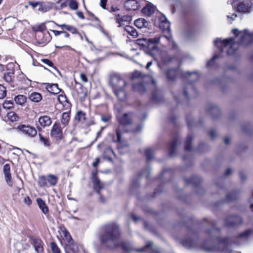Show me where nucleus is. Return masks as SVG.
Masks as SVG:
<instances>
[{"label":"nucleus","instance_id":"nucleus-29","mask_svg":"<svg viewBox=\"0 0 253 253\" xmlns=\"http://www.w3.org/2000/svg\"><path fill=\"white\" fill-rule=\"evenodd\" d=\"M209 113L213 118H215L220 114L219 109L215 105H211L209 107Z\"/></svg>","mask_w":253,"mask_h":253},{"label":"nucleus","instance_id":"nucleus-39","mask_svg":"<svg viewBox=\"0 0 253 253\" xmlns=\"http://www.w3.org/2000/svg\"><path fill=\"white\" fill-rule=\"evenodd\" d=\"M70 111L63 113L61 119V123L62 125L66 126L68 124L70 118Z\"/></svg>","mask_w":253,"mask_h":253},{"label":"nucleus","instance_id":"nucleus-64","mask_svg":"<svg viewBox=\"0 0 253 253\" xmlns=\"http://www.w3.org/2000/svg\"><path fill=\"white\" fill-rule=\"evenodd\" d=\"M107 1V0H100V5L102 8H105Z\"/></svg>","mask_w":253,"mask_h":253},{"label":"nucleus","instance_id":"nucleus-4","mask_svg":"<svg viewBox=\"0 0 253 253\" xmlns=\"http://www.w3.org/2000/svg\"><path fill=\"white\" fill-rule=\"evenodd\" d=\"M161 38L170 41V36H157L153 38H140L137 40V44L150 55H153L158 51V44Z\"/></svg>","mask_w":253,"mask_h":253},{"label":"nucleus","instance_id":"nucleus-63","mask_svg":"<svg viewBox=\"0 0 253 253\" xmlns=\"http://www.w3.org/2000/svg\"><path fill=\"white\" fill-rule=\"evenodd\" d=\"M239 176H240V179L242 181H244L246 178V174L243 171H240L239 172Z\"/></svg>","mask_w":253,"mask_h":253},{"label":"nucleus","instance_id":"nucleus-55","mask_svg":"<svg viewBox=\"0 0 253 253\" xmlns=\"http://www.w3.org/2000/svg\"><path fill=\"white\" fill-rule=\"evenodd\" d=\"M145 78L147 79L148 81H150L151 83V84L154 86V87H156V82L154 79H153L150 76H146L145 77Z\"/></svg>","mask_w":253,"mask_h":253},{"label":"nucleus","instance_id":"nucleus-6","mask_svg":"<svg viewBox=\"0 0 253 253\" xmlns=\"http://www.w3.org/2000/svg\"><path fill=\"white\" fill-rule=\"evenodd\" d=\"M182 78L186 81V84L183 87V93L182 95L185 99H188V91L190 89L191 91L196 92L195 88L193 86L192 83L199 79V75L196 72H185L181 73Z\"/></svg>","mask_w":253,"mask_h":253},{"label":"nucleus","instance_id":"nucleus-54","mask_svg":"<svg viewBox=\"0 0 253 253\" xmlns=\"http://www.w3.org/2000/svg\"><path fill=\"white\" fill-rule=\"evenodd\" d=\"M141 77V73L139 71H135L132 74V78L135 79Z\"/></svg>","mask_w":253,"mask_h":253},{"label":"nucleus","instance_id":"nucleus-31","mask_svg":"<svg viewBox=\"0 0 253 253\" xmlns=\"http://www.w3.org/2000/svg\"><path fill=\"white\" fill-rule=\"evenodd\" d=\"M66 246L67 247L65 248L66 253H70L68 251V249L73 253H77L79 251L78 246L74 241L69 244H67Z\"/></svg>","mask_w":253,"mask_h":253},{"label":"nucleus","instance_id":"nucleus-11","mask_svg":"<svg viewBox=\"0 0 253 253\" xmlns=\"http://www.w3.org/2000/svg\"><path fill=\"white\" fill-rule=\"evenodd\" d=\"M184 181L186 184L187 185L190 184H192L193 186L196 188V193L198 194H200L199 191H201L202 192L204 191L203 188L201 187L200 185L201 179L198 176H193L190 179L184 178Z\"/></svg>","mask_w":253,"mask_h":253},{"label":"nucleus","instance_id":"nucleus-48","mask_svg":"<svg viewBox=\"0 0 253 253\" xmlns=\"http://www.w3.org/2000/svg\"><path fill=\"white\" fill-rule=\"evenodd\" d=\"M3 106V108L9 109L13 107V103L11 100H6L4 102Z\"/></svg>","mask_w":253,"mask_h":253},{"label":"nucleus","instance_id":"nucleus-26","mask_svg":"<svg viewBox=\"0 0 253 253\" xmlns=\"http://www.w3.org/2000/svg\"><path fill=\"white\" fill-rule=\"evenodd\" d=\"M251 7V5H249L246 2H240L238 5L237 9L239 12L243 13L249 12V9Z\"/></svg>","mask_w":253,"mask_h":253},{"label":"nucleus","instance_id":"nucleus-30","mask_svg":"<svg viewBox=\"0 0 253 253\" xmlns=\"http://www.w3.org/2000/svg\"><path fill=\"white\" fill-rule=\"evenodd\" d=\"M164 20H162L159 27L161 29H162L163 31H170V23L169 21L166 19L165 17L164 18Z\"/></svg>","mask_w":253,"mask_h":253},{"label":"nucleus","instance_id":"nucleus-33","mask_svg":"<svg viewBox=\"0 0 253 253\" xmlns=\"http://www.w3.org/2000/svg\"><path fill=\"white\" fill-rule=\"evenodd\" d=\"M193 136L192 134H188L185 140L184 147L185 151H190L192 150V141Z\"/></svg>","mask_w":253,"mask_h":253},{"label":"nucleus","instance_id":"nucleus-52","mask_svg":"<svg viewBox=\"0 0 253 253\" xmlns=\"http://www.w3.org/2000/svg\"><path fill=\"white\" fill-rule=\"evenodd\" d=\"M111 119V116L110 115H102L101 117V121L104 123L109 122Z\"/></svg>","mask_w":253,"mask_h":253},{"label":"nucleus","instance_id":"nucleus-13","mask_svg":"<svg viewBox=\"0 0 253 253\" xmlns=\"http://www.w3.org/2000/svg\"><path fill=\"white\" fill-rule=\"evenodd\" d=\"M50 136L56 140H61L63 136V132L59 124L54 123L50 131Z\"/></svg>","mask_w":253,"mask_h":253},{"label":"nucleus","instance_id":"nucleus-22","mask_svg":"<svg viewBox=\"0 0 253 253\" xmlns=\"http://www.w3.org/2000/svg\"><path fill=\"white\" fill-rule=\"evenodd\" d=\"M39 122L42 126L45 127L50 126L52 121L48 116L44 115L41 116L39 118Z\"/></svg>","mask_w":253,"mask_h":253},{"label":"nucleus","instance_id":"nucleus-2","mask_svg":"<svg viewBox=\"0 0 253 253\" xmlns=\"http://www.w3.org/2000/svg\"><path fill=\"white\" fill-rule=\"evenodd\" d=\"M119 227L115 223L106 225L104 227V233L101 237L102 243L108 248L114 249L121 245L126 252H130L133 250L130 244L123 242L120 243L119 239L120 237Z\"/></svg>","mask_w":253,"mask_h":253},{"label":"nucleus","instance_id":"nucleus-40","mask_svg":"<svg viewBox=\"0 0 253 253\" xmlns=\"http://www.w3.org/2000/svg\"><path fill=\"white\" fill-rule=\"evenodd\" d=\"M40 142L42 143L45 147H49L50 146V142L48 138L43 137L41 134H39Z\"/></svg>","mask_w":253,"mask_h":253},{"label":"nucleus","instance_id":"nucleus-45","mask_svg":"<svg viewBox=\"0 0 253 253\" xmlns=\"http://www.w3.org/2000/svg\"><path fill=\"white\" fill-rule=\"evenodd\" d=\"M41 61L43 63L50 66V67H52L53 68V69L59 74H60V72H59V71L57 69V68L56 67H54L53 66V63L51 62V61H50V60L48 59H42L41 60Z\"/></svg>","mask_w":253,"mask_h":253},{"label":"nucleus","instance_id":"nucleus-62","mask_svg":"<svg viewBox=\"0 0 253 253\" xmlns=\"http://www.w3.org/2000/svg\"><path fill=\"white\" fill-rule=\"evenodd\" d=\"M123 17L121 16L120 14H118L116 16V21L119 23H120L121 22L124 21Z\"/></svg>","mask_w":253,"mask_h":253},{"label":"nucleus","instance_id":"nucleus-20","mask_svg":"<svg viewBox=\"0 0 253 253\" xmlns=\"http://www.w3.org/2000/svg\"><path fill=\"white\" fill-rule=\"evenodd\" d=\"M179 71L175 69H170L166 72V75L169 81H174L179 74Z\"/></svg>","mask_w":253,"mask_h":253},{"label":"nucleus","instance_id":"nucleus-46","mask_svg":"<svg viewBox=\"0 0 253 253\" xmlns=\"http://www.w3.org/2000/svg\"><path fill=\"white\" fill-rule=\"evenodd\" d=\"M253 232L251 229H248L239 235V237L247 239Z\"/></svg>","mask_w":253,"mask_h":253},{"label":"nucleus","instance_id":"nucleus-53","mask_svg":"<svg viewBox=\"0 0 253 253\" xmlns=\"http://www.w3.org/2000/svg\"><path fill=\"white\" fill-rule=\"evenodd\" d=\"M68 31L70 32L73 34H79L81 36V34L78 32L77 29L72 26H71Z\"/></svg>","mask_w":253,"mask_h":253},{"label":"nucleus","instance_id":"nucleus-9","mask_svg":"<svg viewBox=\"0 0 253 253\" xmlns=\"http://www.w3.org/2000/svg\"><path fill=\"white\" fill-rule=\"evenodd\" d=\"M225 224L228 227L240 225L243 222L242 218L236 215L228 216L224 220Z\"/></svg>","mask_w":253,"mask_h":253},{"label":"nucleus","instance_id":"nucleus-23","mask_svg":"<svg viewBox=\"0 0 253 253\" xmlns=\"http://www.w3.org/2000/svg\"><path fill=\"white\" fill-rule=\"evenodd\" d=\"M181 242L183 246L187 248H193L197 245L196 242L191 237H187L182 240Z\"/></svg>","mask_w":253,"mask_h":253},{"label":"nucleus","instance_id":"nucleus-38","mask_svg":"<svg viewBox=\"0 0 253 253\" xmlns=\"http://www.w3.org/2000/svg\"><path fill=\"white\" fill-rule=\"evenodd\" d=\"M239 192L237 191H234L231 193L227 194L226 199L228 202L234 201L238 198Z\"/></svg>","mask_w":253,"mask_h":253},{"label":"nucleus","instance_id":"nucleus-1","mask_svg":"<svg viewBox=\"0 0 253 253\" xmlns=\"http://www.w3.org/2000/svg\"><path fill=\"white\" fill-rule=\"evenodd\" d=\"M232 32L236 37H240V39L237 42L232 38L223 41L220 38H217L214 41V45L218 48L221 52H223L224 48L228 47L227 54L229 55L234 54L239 45L246 46L253 42V35L249 33L246 30L241 32L237 29H235L232 30Z\"/></svg>","mask_w":253,"mask_h":253},{"label":"nucleus","instance_id":"nucleus-60","mask_svg":"<svg viewBox=\"0 0 253 253\" xmlns=\"http://www.w3.org/2000/svg\"><path fill=\"white\" fill-rule=\"evenodd\" d=\"M29 4L32 6L33 8H35L36 6H39L40 4V2H33V1H29Z\"/></svg>","mask_w":253,"mask_h":253},{"label":"nucleus","instance_id":"nucleus-3","mask_svg":"<svg viewBox=\"0 0 253 253\" xmlns=\"http://www.w3.org/2000/svg\"><path fill=\"white\" fill-rule=\"evenodd\" d=\"M108 84L118 99L124 101L126 98V93L125 88L126 82L118 73H113L109 75Z\"/></svg>","mask_w":253,"mask_h":253},{"label":"nucleus","instance_id":"nucleus-10","mask_svg":"<svg viewBox=\"0 0 253 253\" xmlns=\"http://www.w3.org/2000/svg\"><path fill=\"white\" fill-rule=\"evenodd\" d=\"M17 129L19 130L24 134L30 137H34L37 134L36 128L29 125H20L17 126Z\"/></svg>","mask_w":253,"mask_h":253},{"label":"nucleus","instance_id":"nucleus-36","mask_svg":"<svg viewBox=\"0 0 253 253\" xmlns=\"http://www.w3.org/2000/svg\"><path fill=\"white\" fill-rule=\"evenodd\" d=\"M125 30L130 36L134 38H136L138 36V33L136 29L133 27L127 25L125 27Z\"/></svg>","mask_w":253,"mask_h":253},{"label":"nucleus","instance_id":"nucleus-14","mask_svg":"<svg viewBox=\"0 0 253 253\" xmlns=\"http://www.w3.org/2000/svg\"><path fill=\"white\" fill-rule=\"evenodd\" d=\"M136 251L139 252H145L148 253H160V249L156 246H153V243L151 242H148L144 248L136 249Z\"/></svg>","mask_w":253,"mask_h":253},{"label":"nucleus","instance_id":"nucleus-28","mask_svg":"<svg viewBox=\"0 0 253 253\" xmlns=\"http://www.w3.org/2000/svg\"><path fill=\"white\" fill-rule=\"evenodd\" d=\"M37 202L40 209L42 210L44 214H47L49 211L48 208L46 206L45 202L41 198H37Z\"/></svg>","mask_w":253,"mask_h":253},{"label":"nucleus","instance_id":"nucleus-37","mask_svg":"<svg viewBox=\"0 0 253 253\" xmlns=\"http://www.w3.org/2000/svg\"><path fill=\"white\" fill-rule=\"evenodd\" d=\"M14 100L17 104L23 105L26 102L27 97L23 95H18L14 97Z\"/></svg>","mask_w":253,"mask_h":253},{"label":"nucleus","instance_id":"nucleus-56","mask_svg":"<svg viewBox=\"0 0 253 253\" xmlns=\"http://www.w3.org/2000/svg\"><path fill=\"white\" fill-rule=\"evenodd\" d=\"M217 58V56L215 55L210 60L208 61L207 62V66L208 67L211 66L212 64L214 62V59H215Z\"/></svg>","mask_w":253,"mask_h":253},{"label":"nucleus","instance_id":"nucleus-49","mask_svg":"<svg viewBox=\"0 0 253 253\" xmlns=\"http://www.w3.org/2000/svg\"><path fill=\"white\" fill-rule=\"evenodd\" d=\"M6 95L5 87L0 84V99H3Z\"/></svg>","mask_w":253,"mask_h":253},{"label":"nucleus","instance_id":"nucleus-5","mask_svg":"<svg viewBox=\"0 0 253 253\" xmlns=\"http://www.w3.org/2000/svg\"><path fill=\"white\" fill-rule=\"evenodd\" d=\"M207 220L208 224L211 226L212 229L211 230L207 231V234L210 237V239L206 241L202 245L201 248L205 251L211 252L214 251L223 252L224 249H221L220 247H217L212 245L214 240L217 239L220 234V231L218 228H215V223L214 221Z\"/></svg>","mask_w":253,"mask_h":253},{"label":"nucleus","instance_id":"nucleus-7","mask_svg":"<svg viewBox=\"0 0 253 253\" xmlns=\"http://www.w3.org/2000/svg\"><path fill=\"white\" fill-rule=\"evenodd\" d=\"M46 27L44 23L33 27V30L36 32V38L39 44H44L48 42V34L45 35L43 32L45 31Z\"/></svg>","mask_w":253,"mask_h":253},{"label":"nucleus","instance_id":"nucleus-44","mask_svg":"<svg viewBox=\"0 0 253 253\" xmlns=\"http://www.w3.org/2000/svg\"><path fill=\"white\" fill-rule=\"evenodd\" d=\"M38 184L40 187H44L47 186V177L43 175L39 177Z\"/></svg>","mask_w":253,"mask_h":253},{"label":"nucleus","instance_id":"nucleus-12","mask_svg":"<svg viewBox=\"0 0 253 253\" xmlns=\"http://www.w3.org/2000/svg\"><path fill=\"white\" fill-rule=\"evenodd\" d=\"M7 72L3 75V79L8 83H12L14 79V68L13 63H9L6 65Z\"/></svg>","mask_w":253,"mask_h":253},{"label":"nucleus","instance_id":"nucleus-42","mask_svg":"<svg viewBox=\"0 0 253 253\" xmlns=\"http://www.w3.org/2000/svg\"><path fill=\"white\" fill-rule=\"evenodd\" d=\"M145 153L148 161H150L153 158L154 152L152 148H147L145 150Z\"/></svg>","mask_w":253,"mask_h":253},{"label":"nucleus","instance_id":"nucleus-32","mask_svg":"<svg viewBox=\"0 0 253 253\" xmlns=\"http://www.w3.org/2000/svg\"><path fill=\"white\" fill-rule=\"evenodd\" d=\"M163 100V97L160 91L155 90L152 93V100L156 103H160Z\"/></svg>","mask_w":253,"mask_h":253},{"label":"nucleus","instance_id":"nucleus-47","mask_svg":"<svg viewBox=\"0 0 253 253\" xmlns=\"http://www.w3.org/2000/svg\"><path fill=\"white\" fill-rule=\"evenodd\" d=\"M50 247L53 253H61L59 248L54 242L50 243Z\"/></svg>","mask_w":253,"mask_h":253},{"label":"nucleus","instance_id":"nucleus-8","mask_svg":"<svg viewBox=\"0 0 253 253\" xmlns=\"http://www.w3.org/2000/svg\"><path fill=\"white\" fill-rule=\"evenodd\" d=\"M116 117L120 125L126 126L132 124L134 115L132 112H128L122 115L118 113Z\"/></svg>","mask_w":253,"mask_h":253},{"label":"nucleus","instance_id":"nucleus-34","mask_svg":"<svg viewBox=\"0 0 253 253\" xmlns=\"http://www.w3.org/2000/svg\"><path fill=\"white\" fill-rule=\"evenodd\" d=\"M29 98L32 102L37 103L42 99V96L40 93L34 92L30 94Z\"/></svg>","mask_w":253,"mask_h":253},{"label":"nucleus","instance_id":"nucleus-17","mask_svg":"<svg viewBox=\"0 0 253 253\" xmlns=\"http://www.w3.org/2000/svg\"><path fill=\"white\" fill-rule=\"evenodd\" d=\"M92 182L93 183V188L94 190L100 194V191L103 188V184L96 176V173H92Z\"/></svg>","mask_w":253,"mask_h":253},{"label":"nucleus","instance_id":"nucleus-24","mask_svg":"<svg viewBox=\"0 0 253 253\" xmlns=\"http://www.w3.org/2000/svg\"><path fill=\"white\" fill-rule=\"evenodd\" d=\"M155 11V7L151 4H148L142 9V13L146 16H150Z\"/></svg>","mask_w":253,"mask_h":253},{"label":"nucleus","instance_id":"nucleus-41","mask_svg":"<svg viewBox=\"0 0 253 253\" xmlns=\"http://www.w3.org/2000/svg\"><path fill=\"white\" fill-rule=\"evenodd\" d=\"M85 113L82 111H79L77 113L75 117V120L78 122L85 120Z\"/></svg>","mask_w":253,"mask_h":253},{"label":"nucleus","instance_id":"nucleus-25","mask_svg":"<svg viewBox=\"0 0 253 253\" xmlns=\"http://www.w3.org/2000/svg\"><path fill=\"white\" fill-rule=\"evenodd\" d=\"M46 88L50 93L54 94L59 93L61 90L58 87V85L57 84H47Z\"/></svg>","mask_w":253,"mask_h":253},{"label":"nucleus","instance_id":"nucleus-57","mask_svg":"<svg viewBox=\"0 0 253 253\" xmlns=\"http://www.w3.org/2000/svg\"><path fill=\"white\" fill-rule=\"evenodd\" d=\"M24 202L26 204L28 205H30L32 203V201L29 196H26L24 198Z\"/></svg>","mask_w":253,"mask_h":253},{"label":"nucleus","instance_id":"nucleus-21","mask_svg":"<svg viewBox=\"0 0 253 253\" xmlns=\"http://www.w3.org/2000/svg\"><path fill=\"white\" fill-rule=\"evenodd\" d=\"M147 85L141 82L135 83L132 85V90L139 93H144L146 90Z\"/></svg>","mask_w":253,"mask_h":253},{"label":"nucleus","instance_id":"nucleus-15","mask_svg":"<svg viewBox=\"0 0 253 253\" xmlns=\"http://www.w3.org/2000/svg\"><path fill=\"white\" fill-rule=\"evenodd\" d=\"M31 241V244L33 245L35 250L37 253H43L44 243L40 238H32Z\"/></svg>","mask_w":253,"mask_h":253},{"label":"nucleus","instance_id":"nucleus-43","mask_svg":"<svg viewBox=\"0 0 253 253\" xmlns=\"http://www.w3.org/2000/svg\"><path fill=\"white\" fill-rule=\"evenodd\" d=\"M39 6V7L38 8V11H41L42 12H47L51 8L50 6L47 5L43 2H40Z\"/></svg>","mask_w":253,"mask_h":253},{"label":"nucleus","instance_id":"nucleus-19","mask_svg":"<svg viewBox=\"0 0 253 253\" xmlns=\"http://www.w3.org/2000/svg\"><path fill=\"white\" fill-rule=\"evenodd\" d=\"M179 142V138L177 137H175L172 141L169 144V156L173 157L176 154V148Z\"/></svg>","mask_w":253,"mask_h":253},{"label":"nucleus","instance_id":"nucleus-35","mask_svg":"<svg viewBox=\"0 0 253 253\" xmlns=\"http://www.w3.org/2000/svg\"><path fill=\"white\" fill-rule=\"evenodd\" d=\"M47 182L48 183L50 186H55L56 185L58 178L53 174H48L47 175Z\"/></svg>","mask_w":253,"mask_h":253},{"label":"nucleus","instance_id":"nucleus-18","mask_svg":"<svg viewBox=\"0 0 253 253\" xmlns=\"http://www.w3.org/2000/svg\"><path fill=\"white\" fill-rule=\"evenodd\" d=\"M138 3L136 0H127L125 2V7L128 11H134L138 8Z\"/></svg>","mask_w":253,"mask_h":253},{"label":"nucleus","instance_id":"nucleus-61","mask_svg":"<svg viewBox=\"0 0 253 253\" xmlns=\"http://www.w3.org/2000/svg\"><path fill=\"white\" fill-rule=\"evenodd\" d=\"M80 77L82 81L84 83H86L87 82V78L85 74L83 73L81 74Z\"/></svg>","mask_w":253,"mask_h":253},{"label":"nucleus","instance_id":"nucleus-50","mask_svg":"<svg viewBox=\"0 0 253 253\" xmlns=\"http://www.w3.org/2000/svg\"><path fill=\"white\" fill-rule=\"evenodd\" d=\"M8 117L11 121H16L18 119V117L14 112H11L8 114Z\"/></svg>","mask_w":253,"mask_h":253},{"label":"nucleus","instance_id":"nucleus-16","mask_svg":"<svg viewBox=\"0 0 253 253\" xmlns=\"http://www.w3.org/2000/svg\"><path fill=\"white\" fill-rule=\"evenodd\" d=\"M3 173L4 174V178L6 184L10 187L13 186V182L11 180V175L10 173V167L8 164L3 166Z\"/></svg>","mask_w":253,"mask_h":253},{"label":"nucleus","instance_id":"nucleus-51","mask_svg":"<svg viewBox=\"0 0 253 253\" xmlns=\"http://www.w3.org/2000/svg\"><path fill=\"white\" fill-rule=\"evenodd\" d=\"M116 133L117 136V139L116 142H118L119 143L121 142V139H122V134L119 128H117L116 129Z\"/></svg>","mask_w":253,"mask_h":253},{"label":"nucleus","instance_id":"nucleus-58","mask_svg":"<svg viewBox=\"0 0 253 253\" xmlns=\"http://www.w3.org/2000/svg\"><path fill=\"white\" fill-rule=\"evenodd\" d=\"M105 153L108 154L109 155H110L111 154L115 155V153L114 152L113 149L110 147H107L106 148L104 153Z\"/></svg>","mask_w":253,"mask_h":253},{"label":"nucleus","instance_id":"nucleus-59","mask_svg":"<svg viewBox=\"0 0 253 253\" xmlns=\"http://www.w3.org/2000/svg\"><path fill=\"white\" fill-rule=\"evenodd\" d=\"M216 131L214 129L211 130L210 132V135L211 139L212 140L214 139V137L216 136Z\"/></svg>","mask_w":253,"mask_h":253},{"label":"nucleus","instance_id":"nucleus-27","mask_svg":"<svg viewBox=\"0 0 253 253\" xmlns=\"http://www.w3.org/2000/svg\"><path fill=\"white\" fill-rule=\"evenodd\" d=\"M135 25L138 28L141 29L143 27L147 28L149 26V23L143 18L136 19L134 21Z\"/></svg>","mask_w":253,"mask_h":253}]
</instances>
